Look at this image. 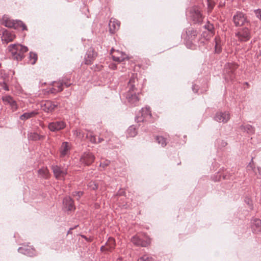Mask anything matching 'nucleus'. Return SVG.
I'll return each instance as SVG.
<instances>
[{
	"label": "nucleus",
	"mask_w": 261,
	"mask_h": 261,
	"mask_svg": "<svg viewBox=\"0 0 261 261\" xmlns=\"http://www.w3.org/2000/svg\"><path fill=\"white\" fill-rule=\"evenodd\" d=\"M9 51L14 59L21 60L24 54L28 51L27 47L19 44H10L8 46Z\"/></svg>",
	"instance_id": "obj_1"
},
{
	"label": "nucleus",
	"mask_w": 261,
	"mask_h": 261,
	"mask_svg": "<svg viewBox=\"0 0 261 261\" xmlns=\"http://www.w3.org/2000/svg\"><path fill=\"white\" fill-rule=\"evenodd\" d=\"M131 241L134 245L143 247L149 246L151 241V239L148 237H146L145 240H142L138 235L133 237Z\"/></svg>",
	"instance_id": "obj_2"
},
{
	"label": "nucleus",
	"mask_w": 261,
	"mask_h": 261,
	"mask_svg": "<svg viewBox=\"0 0 261 261\" xmlns=\"http://www.w3.org/2000/svg\"><path fill=\"white\" fill-rule=\"evenodd\" d=\"M238 40L241 42H246L251 38L250 32L248 29L245 28L240 29L236 34Z\"/></svg>",
	"instance_id": "obj_3"
},
{
	"label": "nucleus",
	"mask_w": 261,
	"mask_h": 261,
	"mask_svg": "<svg viewBox=\"0 0 261 261\" xmlns=\"http://www.w3.org/2000/svg\"><path fill=\"white\" fill-rule=\"evenodd\" d=\"M52 169L54 176L58 179L64 180L67 174V169L58 166H53Z\"/></svg>",
	"instance_id": "obj_4"
},
{
	"label": "nucleus",
	"mask_w": 261,
	"mask_h": 261,
	"mask_svg": "<svg viewBox=\"0 0 261 261\" xmlns=\"http://www.w3.org/2000/svg\"><path fill=\"white\" fill-rule=\"evenodd\" d=\"M140 91H138V88L136 91H128L126 95V98L128 102L132 104H137L139 100Z\"/></svg>",
	"instance_id": "obj_5"
},
{
	"label": "nucleus",
	"mask_w": 261,
	"mask_h": 261,
	"mask_svg": "<svg viewBox=\"0 0 261 261\" xmlns=\"http://www.w3.org/2000/svg\"><path fill=\"white\" fill-rule=\"evenodd\" d=\"M141 86L139 84V81L137 78V74H133L128 83V91H136V89L138 88V91L141 89Z\"/></svg>",
	"instance_id": "obj_6"
},
{
	"label": "nucleus",
	"mask_w": 261,
	"mask_h": 261,
	"mask_svg": "<svg viewBox=\"0 0 261 261\" xmlns=\"http://www.w3.org/2000/svg\"><path fill=\"white\" fill-rule=\"evenodd\" d=\"M111 54L113 60L117 62H120L127 59V56L125 53L118 50L112 49L111 51Z\"/></svg>",
	"instance_id": "obj_7"
},
{
	"label": "nucleus",
	"mask_w": 261,
	"mask_h": 261,
	"mask_svg": "<svg viewBox=\"0 0 261 261\" xmlns=\"http://www.w3.org/2000/svg\"><path fill=\"white\" fill-rule=\"evenodd\" d=\"M65 126L66 123L64 121H59L49 123L48 127L51 132H57L63 129Z\"/></svg>",
	"instance_id": "obj_8"
},
{
	"label": "nucleus",
	"mask_w": 261,
	"mask_h": 261,
	"mask_svg": "<svg viewBox=\"0 0 261 261\" xmlns=\"http://www.w3.org/2000/svg\"><path fill=\"white\" fill-rule=\"evenodd\" d=\"M97 54L94 50L92 48H90L85 57V63L87 65L92 64Z\"/></svg>",
	"instance_id": "obj_9"
},
{
	"label": "nucleus",
	"mask_w": 261,
	"mask_h": 261,
	"mask_svg": "<svg viewBox=\"0 0 261 261\" xmlns=\"http://www.w3.org/2000/svg\"><path fill=\"white\" fill-rule=\"evenodd\" d=\"M95 159L94 155L90 152H85L81 156L80 162L86 165L92 164Z\"/></svg>",
	"instance_id": "obj_10"
},
{
	"label": "nucleus",
	"mask_w": 261,
	"mask_h": 261,
	"mask_svg": "<svg viewBox=\"0 0 261 261\" xmlns=\"http://www.w3.org/2000/svg\"><path fill=\"white\" fill-rule=\"evenodd\" d=\"M190 14L191 17L195 22H200L202 21V15L199 8L197 7L192 8L190 11Z\"/></svg>",
	"instance_id": "obj_11"
},
{
	"label": "nucleus",
	"mask_w": 261,
	"mask_h": 261,
	"mask_svg": "<svg viewBox=\"0 0 261 261\" xmlns=\"http://www.w3.org/2000/svg\"><path fill=\"white\" fill-rule=\"evenodd\" d=\"M58 105L51 101L47 100L44 101L41 105L42 109L47 113L53 112L55 109L57 107Z\"/></svg>",
	"instance_id": "obj_12"
},
{
	"label": "nucleus",
	"mask_w": 261,
	"mask_h": 261,
	"mask_svg": "<svg viewBox=\"0 0 261 261\" xmlns=\"http://www.w3.org/2000/svg\"><path fill=\"white\" fill-rule=\"evenodd\" d=\"M120 22L115 18H111L109 23V31L111 34L115 33L120 28Z\"/></svg>",
	"instance_id": "obj_13"
},
{
	"label": "nucleus",
	"mask_w": 261,
	"mask_h": 261,
	"mask_svg": "<svg viewBox=\"0 0 261 261\" xmlns=\"http://www.w3.org/2000/svg\"><path fill=\"white\" fill-rule=\"evenodd\" d=\"M70 149L71 145L70 143L67 142H63L60 148V157L63 158L68 155L69 154Z\"/></svg>",
	"instance_id": "obj_14"
},
{
	"label": "nucleus",
	"mask_w": 261,
	"mask_h": 261,
	"mask_svg": "<svg viewBox=\"0 0 261 261\" xmlns=\"http://www.w3.org/2000/svg\"><path fill=\"white\" fill-rule=\"evenodd\" d=\"M215 119L218 122L226 123L230 119V114L227 112H219L216 114Z\"/></svg>",
	"instance_id": "obj_15"
},
{
	"label": "nucleus",
	"mask_w": 261,
	"mask_h": 261,
	"mask_svg": "<svg viewBox=\"0 0 261 261\" xmlns=\"http://www.w3.org/2000/svg\"><path fill=\"white\" fill-rule=\"evenodd\" d=\"M233 21L236 26L242 25L246 21V17L242 13H237L233 16Z\"/></svg>",
	"instance_id": "obj_16"
},
{
	"label": "nucleus",
	"mask_w": 261,
	"mask_h": 261,
	"mask_svg": "<svg viewBox=\"0 0 261 261\" xmlns=\"http://www.w3.org/2000/svg\"><path fill=\"white\" fill-rule=\"evenodd\" d=\"M115 241L114 239L113 238H109L107 243H106V245L105 246H102L101 247V250L102 251H111L115 248Z\"/></svg>",
	"instance_id": "obj_17"
},
{
	"label": "nucleus",
	"mask_w": 261,
	"mask_h": 261,
	"mask_svg": "<svg viewBox=\"0 0 261 261\" xmlns=\"http://www.w3.org/2000/svg\"><path fill=\"white\" fill-rule=\"evenodd\" d=\"M63 204L67 211H71L75 210L73 201L70 197H67L64 199Z\"/></svg>",
	"instance_id": "obj_18"
},
{
	"label": "nucleus",
	"mask_w": 261,
	"mask_h": 261,
	"mask_svg": "<svg viewBox=\"0 0 261 261\" xmlns=\"http://www.w3.org/2000/svg\"><path fill=\"white\" fill-rule=\"evenodd\" d=\"M15 38L16 36L14 34L9 31H5L3 32L2 39L3 41H4L7 43H8L9 42L13 41Z\"/></svg>",
	"instance_id": "obj_19"
},
{
	"label": "nucleus",
	"mask_w": 261,
	"mask_h": 261,
	"mask_svg": "<svg viewBox=\"0 0 261 261\" xmlns=\"http://www.w3.org/2000/svg\"><path fill=\"white\" fill-rule=\"evenodd\" d=\"M252 229L255 233H261V220L258 219H254L252 222Z\"/></svg>",
	"instance_id": "obj_20"
},
{
	"label": "nucleus",
	"mask_w": 261,
	"mask_h": 261,
	"mask_svg": "<svg viewBox=\"0 0 261 261\" xmlns=\"http://www.w3.org/2000/svg\"><path fill=\"white\" fill-rule=\"evenodd\" d=\"M63 83L61 82H54L53 84L52 88L50 89L51 93H56L61 92L63 90Z\"/></svg>",
	"instance_id": "obj_21"
},
{
	"label": "nucleus",
	"mask_w": 261,
	"mask_h": 261,
	"mask_svg": "<svg viewBox=\"0 0 261 261\" xmlns=\"http://www.w3.org/2000/svg\"><path fill=\"white\" fill-rule=\"evenodd\" d=\"M2 99L6 104L10 105L13 110H15L17 109L16 102L14 100H13L11 97L9 96H4Z\"/></svg>",
	"instance_id": "obj_22"
},
{
	"label": "nucleus",
	"mask_w": 261,
	"mask_h": 261,
	"mask_svg": "<svg viewBox=\"0 0 261 261\" xmlns=\"http://www.w3.org/2000/svg\"><path fill=\"white\" fill-rule=\"evenodd\" d=\"M3 24L7 27L12 28L14 27V23L15 20L11 19L10 18L5 16L3 18Z\"/></svg>",
	"instance_id": "obj_23"
},
{
	"label": "nucleus",
	"mask_w": 261,
	"mask_h": 261,
	"mask_svg": "<svg viewBox=\"0 0 261 261\" xmlns=\"http://www.w3.org/2000/svg\"><path fill=\"white\" fill-rule=\"evenodd\" d=\"M28 138L33 141L43 140L44 136L40 135L36 133H31L28 135Z\"/></svg>",
	"instance_id": "obj_24"
},
{
	"label": "nucleus",
	"mask_w": 261,
	"mask_h": 261,
	"mask_svg": "<svg viewBox=\"0 0 261 261\" xmlns=\"http://www.w3.org/2000/svg\"><path fill=\"white\" fill-rule=\"evenodd\" d=\"M38 113L36 111H33L29 113H25L20 116V118L22 120H25L29 118L33 117L37 115Z\"/></svg>",
	"instance_id": "obj_25"
},
{
	"label": "nucleus",
	"mask_w": 261,
	"mask_h": 261,
	"mask_svg": "<svg viewBox=\"0 0 261 261\" xmlns=\"http://www.w3.org/2000/svg\"><path fill=\"white\" fill-rule=\"evenodd\" d=\"M87 138H89V140L94 143H99L101 142L103 140L99 137L97 139L95 136H93L91 133H89L87 135Z\"/></svg>",
	"instance_id": "obj_26"
},
{
	"label": "nucleus",
	"mask_w": 261,
	"mask_h": 261,
	"mask_svg": "<svg viewBox=\"0 0 261 261\" xmlns=\"http://www.w3.org/2000/svg\"><path fill=\"white\" fill-rule=\"evenodd\" d=\"M13 28L15 29H21L23 31L27 30V26L20 20H15Z\"/></svg>",
	"instance_id": "obj_27"
},
{
	"label": "nucleus",
	"mask_w": 261,
	"mask_h": 261,
	"mask_svg": "<svg viewBox=\"0 0 261 261\" xmlns=\"http://www.w3.org/2000/svg\"><path fill=\"white\" fill-rule=\"evenodd\" d=\"M127 137H134L137 134L136 128L133 126H130L127 130Z\"/></svg>",
	"instance_id": "obj_28"
},
{
	"label": "nucleus",
	"mask_w": 261,
	"mask_h": 261,
	"mask_svg": "<svg viewBox=\"0 0 261 261\" xmlns=\"http://www.w3.org/2000/svg\"><path fill=\"white\" fill-rule=\"evenodd\" d=\"M238 68V65L234 63H228L225 66V69L228 72H233Z\"/></svg>",
	"instance_id": "obj_29"
},
{
	"label": "nucleus",
	"mask_w": 261,
	"mask_h": 261,
	"mask_svg": "<svg viewBox=\"0 0 261 261\" xmlns=\"http://www.w3.org/2000/svg\"><path fill=\"white\" fill-rule=\"evenodd\" d=\"M39 174L43 178H47L49 177V171L46 168H42L38 171Z\"/></svg>",
	"instance_id": "obj_30"
},
{
	"label": "nucleus",
	"mask_w": 261,
	"mask_h": 261,
	"mask_svg": "<svg viewBox=\"0 0 261 261\" xmlns=\"http://www.w3.org/2000/svg\"><path fill=\"white\" fill-rule=\"evenodd\" d=\"M142 116L144 118L151 117V114L150 108H144L142 109Z\"/></svg>",
	"instance_id": "obj_31"
},
{
	"label": "nucleus",
	"mask_w": 261,
	"mask_h": 261,
	"mask_svg": "<svg viewBox=\"0 0 261 261\" xmlns=\"http://www.w3.org/2000/svg\"><path fill=\"white\" fill-rule=\"evenodd\" d=\"M241 128L243 129L244 131L247 132L248 134H253L255 132L254 128L249 124L242 126Z\"/></svg>",
	"instance_id": "obj_32"
},
{
	"label": "nucleus",
	"mask_w": 261,
	"mask_h": 261,
	"mask_svg": "<svg viewBox=\"0 0 261 261\" xmlns=\"http://www.w3.org/2000/svg\"><path fill=\"white\" fill-rule=\"evenodd\" d=\"M156 141L159 144H161L162 147H165L167 144L165 138L162 136H157L156 137Z\"/></svg>",
	"instance_id": "obj_33"
},
{
	"label": "nucleus",
	"mask_w": 261,
	"mask_h": 261,
	"mask_svg": "<svg viewBox=\"0 0 261 261\" xmlns=\"http://www.w3.org/2000/svg\"><path fill=\"white\" fill-rule=\"evenodd\" d=\"M220 40L219 37L215 38V50L216 52L219 53L221 51Z\"/></svg>",
	"instance_id": "obj_34"
},
{
	"label": "nucleus",
	"mask_w": 261,
	"mask_h": 261,
	"mask_svg": "<svg viewBox=\"0 0 261 261\" xmlns=\"http://www.w3.org/2000/svg\"><path fill=\"white\" fill-rule=\"evenodd\" d=\"M205 28L207 29V31L208 32L210 37H212L214 34L213 31L214 27L213 25L211 24H208L207 25L205 26Z\"/></svg>",
	"instance_id": "obj_35"
},
{
	"label": "nucleus",
	"mask_w": 261,
	"mask_h": 261,
	"mask_svg": "<svg viewBox=\"0 0 261 261\" xmlns=\"http://www.w3.org/2000/svg\"><path fill=\"white\" fill-rule=\"evenodd\" d=\"M30 60L31 64H34L36 63L37 60V55L35 53H30Z\"/></svg>",
	"instance_id": "obj_36"
},
{
	"label": "nucleus",
	"mask_w": 261,
	"mask_h": 261,
	"mask_svg": "<svg viewBox=\"0 0 261 261\" xmlns=\"http://www.w3.org/2000/svg\"><path fill=\"white\" fill-rule=\"evenodd\" d=\"M138 261H154L153 259L147 255H144L140 257Z\"/></svg>",
	"instance_id": "obj_37"
},
{
	"label": "nucleus",
	"mask_w": 261,
	"mask_h": 261,
	"mask_svg": "<svg viewBox=\"0 0 261 261\" xmlns=\"http://www.w3.org/2000/svg\"><path fill=\"white\" fill-rule=\"evenodd\" d=\"M187 34L188 36H189V34H190V35H192L191 37H189V39L192 40L197 35V33L196 31L192 30H189L188 32H187Z\"/></svg>",
	"instance_id": "obj_38"
},
{
	"label": "nucleus",
	"mask_w": 261,
	"mask_h": 261,
	"mask_svg": "<svg viewBox=\"0 0 261 261\" xmlns=\"http://www.w3.org/2000/svg\"><path fill=\"white\" fill-rule=\"evenodd\" d=\"M83 193L81 191L75 192L73 194V196L76 198L78 200L80 198V197L83 195Z\"/></svg>",
	"instance_id": "obj_39"
},
{
	"label": "nucleus",
	"mask_w": 261,
	"mask_h": 261,
	"mask_svg": "<svg viewBox=\"0 0 261 261\" xmlns=\"http://www.w3.org/2000/svg\"><path fill=\"white\" fill-rule=\"evenodd\" d=\"M89 187L91 188L93 190H95L97 189V185L94 181H91L89 183Z\"/></svg>",
	"instance_id": "obj_40"
},
{
	"label": "nucleus",
	"mask_w": 261,
	"mask_h": 261,
	"mask_svg": "<svg viewBox=\"0 0 261 261\" xmlns=\"http://www.w3.org/2000/svg\"><path fill=\"white\" fill-rule=\"evenodd\" d=\"M256 16L261 20V10H257L254 11Z\"/></svg>",
	"instance_id": "obj_41"
},
{
	"label": "nucleus",
	"mask_w": 261,
	"mask_h": 261,
	"mask_svg": "<svg viewBox=\"0 0 261 261\" xmlns=\"http://www.w3.org/2000/svg\"><path fill=\"white\" fill-rule=\"evenodd\" d=\"M110 163V162L108 161H106L103 163H101L100 164V166H102L103 167H105L106 166H107Z\"/></svg>",
	"instance_id": "obj_42"
},
{
	"label": "nucleus",
	"mask_w": 261,
	"mask_h": 261,
	"mask_svg": "<svg viewBox=\"0 0 261 261\" xmlns=\"http://www.w3.org/2000/svg\"><path fill=\"white\" fill-rule=\"evenodd\" d=\"M207 2L209 8H210L211 9H213L214 5L213 3L212 0H207Z\"/></svg>",
	"instance_id": "obj_43"
},
{
	"label": "nucleus",
	"mask_w": 261,
	"mask_h": 261,
	"mask_svg": "<svg viewBox=\"0 0 261 261\" xmlns=\"http://www.w3.org/2000/svg\"><path fill=\"white\" fill-rule=\"evenodd\" d=\"M109 67L110 69H112V70H115L116 69V64H111L110 65H109Z\"/></svg>",
	"instance_id": "obj_44"
},
{
	"label": "nucleus",
	"mask_w": 261,
	"mask_h": 261,
	"mask_svg": "<svg viewBox=\"0 0 261 261\" xmlns=\"http://www.w3.org/2000/svg\"><path fill=\"white\" fill-rule=\"evenodd\" d=\"M3 87V88L5 90H6V91H8L9 90L8 86L5 83L4 84Z\"/></svg>",
	"instance_id": "obj_45"
},
{
	"label": "nucleus",
	"mask_w": 261,
	"mask_h": 261,
	"mask_svg": "<svg viewBox=\"0 0 261 261\" xmlns=\"http://www.w3.org/2000/svg\"><path fill=\"white\" fill-rule=\"evenodd\" d=\"M77 136H79L81 134V132L80 131H78V130H75V133H74Z\"/></svg>",
	"instance_id": "obj_46"
},
{
	"label": "nucleus",
	"mask_w": 261,
	"mask_h": 261,
	"mask_svg": "<svg viewBox=\"0 0 261 261\" xmlns=\"http://www.w3.org/2000/svg\"><path fill=\"white\" fill-rule=\"evenodd\" d=\"M259 174L261 176V168H258Z\"/></svg>",
	"instance_id": "obj_47"
},
{
	"label": "nucleus",
	"mask_w": 261,
	"mask_h": 261,
	"mask_svg": "<svg viewBox=\"0 0 261 261\" xmlns=\"http://www.w3.org/2000/svg\"><path fill=\"white\" fill-rule=\"evenodd\" d=\"M64 85H66V86H67V87H68L70 85V84H68L66 83H64Z\"/></svg>",
	"instance_id": "obj_48"
},
{
	"label": "nucleus",
	"mask_w": 261,
	"mask_h": 261,
	"mask_svg": "<svg viewBox=\"0 0 261 261\" xmlns=\"http://www.w3.org/2000/svg\"><path fill=\"white\" fill-rule=\"evenodd\" d=\"M19 250H24V249H23L22 247H20V248H19Z\"/></svg>",
	"instance_id": "obj_49"
},
{
	"label": "nucleus",
	"mask_w": 261,
	"mask_h": 261,
	"mask_svg": "<svg viewBox=\"0 0 261 261\" xmlns=\"http://www.w3.org/2000/svg\"><path fill=\"white\" fill-rule=\"evenodd\" d=\"M30 248H31V249H32V250H34V249L32 247L30 246Z\"/></svg>",
	"instance_id": "obj_50"
}]
</instances>
